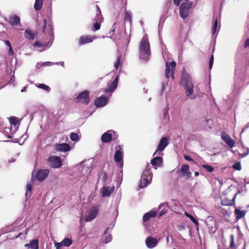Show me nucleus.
<instances>
[{
  "instance_id": "nucleus-40",
  "label": "nucleus",
  "mask_w": 249,
  "mask_h": 249,
  "mask_svg": "<svg viewBox=\"0 0 249 249\" xmlns=\"http://www.w3.org/2000/svg\"><path fill=\"white\" fill-rule=\"evenodd\" d=\"M232 168L236 170L240 171L241 170V165L240 162H237L232 165Z\"/></svg>"
},
{
  "instance_id": "nucleus-17",
  "label": "nucleus",
  "mask_w": 249,
  "mask_h": 249,
  "mask_svg": "<svg viewBox=\"0 0 249 249\" xmlns=\"http://www.w3.org/2000/svg\"><path fill=\"white\" fill-rule=\"evenodd\" d=\"M145 243L148 248L153 249L157 246L158 241L156 238L149 236L146 238Z\"/></svg>"
},
{
  "instance_id": "nucleus-45",
  "label": "nucleus",
  "mask_w": 249,
  "mask_h": 249,
  "mask_svg": "<svg viewBox=\"0 0 249 249\" xmlns=\"http://www.w3.org/2000/svg\"><path fill=\"white\" fill-rule=\"evenodd\" d=\"M231 242L230 247L232 248L234 247V237L233 234H231L230 236Z\"/></svg>"
},
{
  "instance_id": "nucleus-44",
  "label": "nucleus",
  "mask_w": 249,
  "mask_h": 249,
  "mask_svg": "<svg viewBox=\"0 0 249 249\" xmlns=\"http://www.w3.org/2000/svg\"><path fill=\"white\" fill-rule=\"evenodd\" d=\"M164 21V19H163L162 20V18H161L160 20V22H159V36H160V30H161V29L162 28L163 24Z\"/></svg>"
},
{
  "instance_id": "nucleus-64",
  "label": "nucleus",
  "mask_w": 249,
  "mask_h": 249,
  "mask_svg": "<svg viewBox=\"0 0 249 249\" xmlns=\"http://www.w3.org/2000/svg\"><path fill=\"white\" fill-rule=\"evenodd\" d=\"M164 89H165V86H164V84L163 83L162 85L161 92H162L164 91Z\"/></svg>"
},
{
  "instance_id": "nucleus-25",
  "label": "nucleus",
  "mask_w": 249,
  "mask_h": 249,
  "mask_svg": "<svg viewBox=\"0 0 249 249\" xmlns=\"http://www.w3.org/2000/svg\"><path fill=\"white\" fill-rule=\"evenodd\" d=\"M157 211L154 210L145 213L143 216V221L147 222L150 218L156 216Z\"/></svg>"
},
{
  "instance_id": "nucleus-42",
  "label": "nucleus",
  "mask_w": 249,
  "mask_h": 249,
  "mask_svg": "<svg viewBox=\"0 0 249 249\" xmlns=\"http://www.w3.org/2000/svg\"><path fill=\"white\" fill-rule=\"evenodd\" d=\"M47 45L45 44L41 43L39 41H36L34 44L33 47H45Z\"/></svg>"
},
{
  "instance_id": "nucleus-49",
  "label": "nucleus",
  "mask_w": 249,
  "mask_h": 249,
  "mask_svg": "<svg viewBox=\"0 0 249 249\" xmlns=\"http://www.w3.org/2000/svg\"><path fill=\"white\" fill-rule=\"evenodd\" d=\"M168 111V109L167 107H166L163 109V117L164 118H166L167 117H168V118H169Z\"/></svg>"
},
{
  "instance_id": "nucleus-52",
  "label": "nucleus",
  "mask_w": 249,
  "mask_h": 249,
  "mask_svg": "<svg viewBox=\"0 0 249 249\" xmlns=\"http://www.w3.org/2000/svg\"><path fill=\"white\" fill-rule=\"evenodd\" d=\"M222 204L223 205H225V206H229V205H231L232 204V202H229L228 201H222Z\"/></svg>"
},
{
  "instance_id": "nucleus-8",
  "label": "nucleus",
  "mask_w": 249,
  "mask_h": 249,
  "mask_svg": "<svg viewBox=\"0 0 249 249\" xmlns=\"http://www.w3.org/2000/svg\"><path fill=\"white\" fill-rule=\"evenodd\" d=\"M176 63L175 61H172L170 63L166 62L165 69V76L169 78L171 77L174 78V71L176 67Z\"/></svg>"
},
{
  "instance_id": "nucleus-36",
  "label": "nucleus",
  "mask_w": 249,
  "mask_h": 249,
  "mask_svg": "<svg viewBox=\"0 0 249 249\" xmlns=\"http://www.w3.org/2000/svg\"><path fill=\"white\" fill-rule=\"evenodd\" d=\"M9 120L10 123L16 126L18 123V120L17 117H10L9 118Z\"/></svg>"
},
{
  "instance_id": "nucleus-20",
  "label": "nucleus",
  "mask_w": 249,
  "mask_h": 249,
  "mask_svg": "<svg viewBox=\"0 0 249 249\" xmlns=\"http://www.w3.org/2000/svg\"><path fill=\"white\" fill-rule=\"evenodd\" d=\"M10 22L15 28H18L21 26L20 18L17 15H14L10 18Z\"/></svg>"
},
{
  "instance_id": "nucleus-43",
  "label": "nucleus",
  "mask_w": 249,
  "mask_h": 249,
  "mask_svg": "<svg viewBox=\"0 0 249 249\" xmlns=\"http://www.w3.org/2000/svg\"><path fill=\"white\" fill-rule=\"evenodd\" d=\"M101 23L99 22H95V23L93 24L94 29L93 31H96L98 30L100 28Z\"/></svg>"
},
{
  "instance_id": "nucleus-63",
  "label": "nucleus",
  "mask_w": 249,
  "mask_h": 249,
  "mask_svg": "<svg viewBox=\"0 0 249 249\" xmlns=\"http://www.w3.org/2000/svg\"><path fill=\"white\" fill-rule=\"evenodd\" d=\"M5 44L9 47H11L10 42L9 40H5Z\"/></svg>"
},
{
  "instance_id": "nucleus-46",
  "label": "nucleus",
  "mask_w": 249,
  "mask_h": 249,
  "mask_svg": "<svg viewBox=\"0 0 249 249\" xmlns=\"http://www.w3.org/2000/svg\"><path fill=\"white\" fill-rule=\"evenodd\" d=\"M124 19L125 21L128 20L130 22H131V13L128 12H126L125 14V18Z\"/></svg>"
},
{
  "instance_id": "nucleus-60",
  "label": "nucleus",
  "mask_w": 249,
  "mask_h": 249,
  "mask_svg": "<svg viewBox=\"0 0 249 249\" xmlns=\"http://www.w3.org/2000/svg\"><path fill=\"white\" fill-rule=\"evenodd\" d=\"M165 213V211L164 209H162L159 213L158 216H161Z\"/></svg>"
},
{
  "instance_id": "nucleus-22",
  "label": "nucleus",
  "mask_w": 249,
  "mask_h": 249,
  "mask_svg": "<svg viewBox=\"0 0 249 249\" xmlns=\"http://www.w3.org/2000/svg\"><path fill=\"white\" fill-rule=\"evenodd\" d=\"M180 171L182 176L185 178L188 179L191 178V173L189 171V166L188 164H183L182 165Z\"/></svg>"
},
{
  "instance_id": "nucleus-38",
  "label": "nucleus",
  "mask_w": 249,
  "mask_h": 249,
  "mask_svg": "<svg viewBox=\"0 0 249 249\" xmlns=\"http://www.w3.org/2000/svg\"><path fill=\"white\" fill-rule=\"evenodd\" d=\"M101 175L102 176V181L104 182H106L107 181L108 179V176L106 172L103 171L102 172Z\"/></svg>"
},
{
  "instance_id": "nucleus-54",
  "label": "nucleus",
  "mask_w": 249,
  "mask_h": 249,
  "mask_svg": "<svg viewBox=\"0 0 249 249\" xmlns=\"http://www.w3.org/2000/svg\"><path fill=\"white\" fill-rule=\"evenodd\" d=\"M181 1H182L181 0H173L174 3L176 6H178L180 4V2Z\"/></svg>"
},
{
  "instance_id": "nucleus-33",
  "label": "nucleus",
  "mask_w": 249,
  "mask_h": 249,
  "mask_svg": "<svg viewBox=\"0 0 249 249\" xmlns=\"http://www.w3.org/2000/svg\"><path fill=\"white\" fill-rule=\"evenodd\" d=\"M72 241L71 239L69 238H65L61 242L60 244L65 247H68L71 245Z\"/></svg>"
},
{
  "instance_id": "nucleus-24",
  "label": "nucleus",
  "mask_w": 249,
  "mask_h": 249,
  "mask_svg": "<svg viewBox=\"0 0 249 249\" xmlns=\"http://www.w3.org/2000/svg\"><path fill=\"white\" fill-rule=\"evenodd\" d=\"M37 36L36 33L33 32L32 30L27 29L25 31L24 36L30 40H34Z\"/></svg>"
},
{
  "instance_id": "nucleus-14",
  "label": "nucleus",
  "mask_w": 249,
  "mask_h": 249,
  "mask_svg": "<svg viewBox=\"0 0 249 249\" xmlns=\"http://www.w3.org/2000/svg\"><path fill=\"white\" fill-rule=\"evenodd\" d=\"M108 102V99L105 96H101L97 98L94 101V105L97 107L105 106Z\"/></svg>"
},
{
  "instance_id": "nucleus-1",
  "label": "nucleus",
  "mask_w": 249,
  "mask_h": 249,
  "mask_svg": "<svg viewBox=\"0 0 249 249\" xmlns=\"http://www.w3.org/2000/svg\"><path fill=\"white\" fill-rule=\"evenodd\" d=\"M180 84L184 89L186 95L187 96H191L194 91V85L191 77L188 73L182 72Z\"/></svg>"
},
{
  "instance_id": "nucleus-50",
  "label": "nucleus",
  "mask_w": 249,
  "mask_h": 249,
  "mask_svg": "<svg viewBox=\"0 0 249 249\" xmlns=\"http://www.w3.org/2000/svg\"><path fill=\"white\" fill-rule=\"evenodd\" d=\"M26 187H27V192H26V195L27 196L28 192H31L32 189V186L31 184H28L27 185Z\"/></svg>"
},
{
  "instance_id": "nucleus-48",
  "label": "nucleus",
  "mask_w": 249,
  "mask_h": 249,
  "mask_svg": "<svg viewBox=\"0 0 249 249\" xmlns=\"http://www.w3.org/2000/svg\"><path fill=\"white\" fill-rule=\"evenodd\" d=\"M53 65V62L47 61L43 63V67L51 66Z\"/></svg>"
},
{
  "instance_id": "nucleus-34",
  "label": "nucleus",
  "mask_w": 249,
  "mask_h": 249,
  "mask_svg": "<svg viewBox=\"0 0 249 249\" xmlns=\"http://www.w3.org/2000/svg\"><path fill=\"white\" fill-rule=\"evenodd\" d=\"M185 215L190 218V219L191 220V221L194 223L195 226L197 227V228L198 227V222L197 220L192 215L190 214L189 213L185 212Z\"/></svg>"
},
{
  "instance_id": "nucleus-9",
  "label": "nucleus",
  "mask_w": 249,
  "mask_h": 249,
  "mask_svg": "<svg viewBox=\"0 0 249 249\" xmlns=\"http://www.w3.org/2000/svg\"><path fill=\"white\" fill-rule=\"evenodd\" d=\"M89 91L87 90L81 92L75 98L76 102H79L80 100L83 99V103L88 105L89 102Z\"/></svg>"
},
{
  "instance_id": "nucleus-21",
  "label": "nucleus",
  "mask_w": 249,
  "mask_h": 249,
  "mask_svg": "<svg viewBox=\"0 0 249 249\" xmlns=\"http://www.w3.org/2000/svg\"><path fill=\"white\" fill-rule=\"evenodd\" d=\"M55 148L57 151L65 152L70 151L71 146L69 144L62 143L55 144Z\"/></svg>"
},
{
  "instance_id": "nucleus-27",
  "label": "nucleus",
  "mask_w": 249,
  "mask_h": 249,
  "mask_svg": "<svg viewBox=\"0 0 249 249\" xmlns=\"http://www.w3.org/2000/svg\"><path fill=\"white\" fill-rule=\"evenodd\" d=\"M25 247L31 249H38V240L34 239L31 241L29 243L25 244Z\"/></svg>"
},
{
  "instance_id": "nucleus-7",
  "label": "nucleus",
  "mask_w": 249,
  "mask_h": 249,
  "mask_svg": "<svg viewBox=\"0 0 249 249\" xmlns=\"http://www.w3.org/2000/svg\"><path fill=\"white\" fill-rule=\"evenodd\" d=\"M118 136L115 132L112 130H109L104 133L101 137V141L103 142H108L113 139H116Z\"/></svg>"
},
{
  "instance_id": "nucleus-53",
  "label": "nucleus",
  "mask_w": 249,
  "mask_h": 249,
  "mask_svg": "<svg viewBox=\"0 0 249 249\" xmlns=\"http://www.w3.org/2000/svg\"><path fill=\"white\" fill-rule=\"evenodd\" d=\"M184 158L186 160H188V161H193V160L189 156H188V155H184Z\"/></svg>"
},
{
  "instance_id": "nucleus-12",
  "label": "nucleus",
  "mask_w": 249,
  "mask_h": 249,
  "mask_svg": "<svg viewBox=\"0 0 249 249\" xmlns=\"http://www.w3.org/2000/svg\"><path fill=\"white\" fill-rule=\"evenodd\" d=\"M98 209L97 207H92L89 211L88 215L85 218L86 222H89L93 220L98 213Z\"/></svg>"
},
{
  "instance_id": "nucleus-13",
  "label": "nucleus",
  "mask_w": 249,
  "mask_h": 249,
  "mask_svg": "<svg viewBox=\"0 0 249 249\" xmlns=\"http://www.w3.org/2000/svg\"><path fill=\"white\" fill-rule=\"evenodd\" d=\"M119 78V75H117L115 77L113 81L111 83V84L108 85V88L105 89L104 91L107 93H112L113 91H114L116 89L117 86H118Z\"/></svg>"
},
{
  "instance_id": "nucleus-61",
  "label": "nucleus",
  "mask_w": 249,
  "mask_h": 249,
  "mask_svg": "<svg viewBox=\"0 0 249 249\" xmlns=\"http://www.w3.org/2000/svg\"><path fill=\"white\" fill-rule=\"evenodd\" d=\"M41 67H43V63H37L36 65V69H39Z\"/></svg>"
},
{
  "instance_id": "nucleus-4",
  "label": "nucleus",
  "mask_w": 249,
  "mask_h": 249,
  "mask_svg": "<svg viewBox=\"0 0 249 249\" xmlns=\"http://www.w3.org/2000/svg\"><path fill=\"white\" fill-rule=\"evenodd\" d=\"M192 5L193 2L192 1L182 2L181 4L179 9V13L182 18L185 19L188 16L189 10Z\"/></svg>"
},
{
  "instance_id": "nucleus-18",
  "label": "nucleus",
  "mask_w": 249,
  "mask_h": 249,
  "mask_svg": "<svg viewBox=\"0 0 249 249\" xmlns=\"http://www.w3.org/2000/svg\"><path fill=\"white\" fill-rule=\"evenodd\" d=\"M123 152L120 150H117L114 154V159L116 162L119 163V167H123Z\"/></svg>"
},
{
  "instance_id": "nucleus-11",
  "label": "nucleus",
  "mask_w": 249,
  "mask_h": 249,
  "mask_svg": "<svg viewBox=\"0 0 249 249\" xmlns=\"http://www.w3.org/2000/svg\"><path fill=\"white\" fill-rule=\"evenodd\" d=\"M42 26V32L44 33H48L49 35L52 36V37L53 38V28L51 24H49L48 26L47 25V20L46 19H43V21L41 22L38 23V25H41Z\"/></svg>"
},
{
  "instance_id": "nucleus-10",
  "label": "nucleus",
  "mask_w": 249,
  "mask_h": 249,
  "mask_svg": "<svg viewBox=\"0 0 249 249\" xmlns=\"http://www.w3.org/2000/svg\"><path fill=\"white\" fill-rule=\"evenodd\" d=\"M206 224L209 229V232L214 233L217 230L216 221L213 217L209 216L206 220Z\"/></svg>"
},
{
  "instance_id": "nucleus-41",
  "label": "nucleus",
  "mask_w": 249,
  "mask_h": 249,
  "mask_svg": "<svg viewBox=\"0 0 249 249\" xmlns=\"http://www.w3.org/2000/svg\"><path fill=\"white\" fill-rule=\"evenodd\" d=\"M78 138V135L76 133H71L70 135V138L72 141H77Z\"/></svg>"
},
{
  "instance_id": "nucleus-32",
  "label": "nucleus",
  "mask_w": 249,
  "mask_h": 249,
  "mask_svg": "<svg viewBox=\"0 0 249 249\" xmlns=\"http://www.w3.org/2000/svg\"><path fill=\"white\" fill-rule=\"evenodd\" d=\"M235 214L237 219H240L245 216L246 212L244 211H241L238 208L235 210Z\"/></svg>"
},
{
  "instance_id": "nucleus-16",
  "label": "nucleus",
  "mask_w": 249,
  "mask_h": 249,
  "mask_svg": "<svg viewBox=\"0 0 249 249\" xmlns=\"http://www.w3.org/2000/svg\"><path fill=\"white\" fill-rule=\"evenodd\" d=\"M49 173V170L48 169L39 170L36 175V178L38 181H43L47 177Z\"/></svg>"
},
{
  "instance_id": "nucleus-37",
  "label": "nucleus",
  "mask_w": 249,
  "mask_h": 249,
  "mask_svg": "<svg viewBox=\"0 0 249 249\" xmlns=\"http://www.w3.org/2000/svg\"><path fill=\"white\" fill-rule=\"evenodd\" d=\"M37 87L38 88L43 89L46 91H47L48 92H49L51 90L50 88L48 86L44 84H39L37 86Z\"/></svg>"
},
{
  "instance_id": "nucleus-19",
  "label": "nucleus",
  "mask_w": 249,
  "mask_h": 249,
  "mask_svg": "<svg viewBox=\"0 0 249 249\" xmlns=\"http://www.w3.org/2000/svg\"><path fill=\"white\" fill-rule=\"evenodd\" d=\"M96 38V36H83L79 39V44L82 45L87 43L92 42L94 39Z\"/></svg>"
},
{
  "instance_id": "nucleus-47",
  "label": "nucleus",
  "mask_w": 249,
  "mask_h": 249,
  "mask_svg": "<svg viewBox=\"0 0 249 249\" xmlns=\"http://www.w3.org/2000/svg\"><path fill=\"white\" fill-rule=\"evenodd\" d=\"M213 55L212 54L210 58L209 63V67L210 69H211L213 67Z\"/></svg>"
},
{
  "instance_id": "nucleus-3",
  "label": "nucleus",
  "mask_w": 249,
  "mask_h": 249,
  "mask_svg": "<svg viewBox=\"0 0 249 249\" xmlns=\"http://www.w3.org/2000/svg\"><path fill=\"white\" fill-rule=\"evenodd\" d=\"M150 168L149 166L147 165L143 171L139 184L140 188H143L151 183L152 178V174L150 171Z\"/></svg>"
},
{
  "instance_id": "nucleus-56",
  "label": "nucleus",
  "mask_w": 249,
  "mask_h": 249,
  "mask_svg": "<svg viewBox=\"0 0 249 249\" xmlns=\"http://www.w3.org/2000/svg\"><path fill=\"white\" fill-rule=\"evenodd\" d=\"M248 128H249V123H247L246 126L242 129L241 134H242Z\"/></svg>"
},
{
  "instance_id": "nucleus-39",
  "label": "nucleus",
  "mask_w": 249,
  "mask_h": 249,
  "mask_svg": "<svg viewBox=\"0 0 249 249\" xmlns=\"http://www.w3.org/2000/svg\"><path fill=\"white\" fill-rule=\"evenodd\" d=\"M202 167L206 169L208 172L211 173L213 171V167L208 165V164H203Z\"/></svg>"
},
{
  "instance_id": "nucleus-59",
  "label": "nucleus",
  "mask_w": 249,
  "mask_h": 249,
  "mask_svg": "<svg viewBox=\"0 0 249 249\" xmlns=\"http://www.w3.org/2000/svg\"><path fill=\"white\" fill-rule=\"evenodd\" d=\"M249 47V38H247L246 40L245 43V48Z\"/></svg>"
},
{
  "instance_id": "nucleus-2",
  "label": "nucleus",
  "mask_w": 249,
  "mask_h": 249,
  "mask_svg": "<svg viewBox=\"0 0 249 249\" xmlns=\"http://www.w3.org/2000/svg\"><path fill=\"white\" fill-rule=\"evenodd\" d=\"M139 50L140 58L141 59L147 61L151 54L150 44L147 37H143L142 39L140 44Z\"/></svg>"
},
{
  "instance_id": "nucleus-55",
  "label": "nucleus",
  "mask_w": 249,
  "mask_h": 249,
  "mask_svg": "<svg viewBox=\"0 0 249 249\" xmlns=\"http://www.w3.org/2000/svg\"><path fill=\"white\" fill-rule=\"evenodd\" d=\"M8 54L10 55H13L14 54V52L12 46L9 48Z\"/></svg>"
},
{
  "instance_id": "nucleus-29",
  "label": "nucleus",
  "mask_w": 249,
  "mask_h": 249,
  "mask_svg": "<svg viewBox=\"0 0 249 249\" xmlns=\"http://www.w3.org/2000/svg\"><path fill=\"white\" fill-rule=\"evenodd\" d=\"M96 8L97 9V13L96 14V17L94 19V21L95 22H99L101 23L103 21V18L102 15L101 14V11L98 5H97L96 6Z\"/></svg>"
},
{
  "instance_id": "nucleus-35",
  "label": "nucleus",
  "mask_w": 249,
  "mask_h": 249,
  "mask_svg": "<svg viewBox=\"0 0 249 249\" xmlns=\"http://www.w3.org/2000/svg\"><path fill=\"white\" fill-rule=\"evenodd\" d=\"M217 19L215 18L213 20V22L212 27V34L213 36L217 32Z\"/></svg>"
},
{
  "instance_id": "nucleus-26",
  "label": "nucleus",
  "mask_w": 249,
  "mask_h": 249,
  "mask_svg": "<svg viewBox=\"0 0 249 249\" xmlns=\"http://www.w3.org/2000/svg\"><path fill=\"white\" fill-rule=\"evenodd\" d=\"M109 228H107L104 231V235L102 238V242L105 244H107L112 240V236L111 234H107Z\"/></svg>"
},
{
  "instance_id": "nucleus-28",
  "label": "nucleus",
  "mask_w": 249,
  "mask_h": 249,
  "mask_svg": "<svg viewBox=\"0 0 249 249\" xmlns=\"http://www.w3.org/2000/svg\"><path fill=\"white\" fill-rule=\"evenodd\" d=\"M161 156H159L152 159L151 160V163L154 166L160 165L163 161Z\"/></svg>"
},
{
  "instance_id": "nucleus-31",
  "label": "nucleus",
  "mask_w": 249,
  "mask_h": 249,
  "mask_svg": "<svg viewBox=\"0 0 249 249\" xmlns=\"http://www.w3.org/2000/svg\"><path fill=\"white\" fill-rule=\"evenodd\" d=\"M122 61V56L121 54L118 55L116 62L114 64V67L116 70H118L119 67L121 68Z\"/></svg>"
},
{
  "instance_id": "nucleus-30",
  "label": "nucleus",
  "mask_w": 249,
  "mask_h": 249,
  "mask_svg": "<svg viewBox=\"0 0 249 249\" xmlns=\"http://www.w3.org/2000/svg\"><path fill=\"white\" fill-rule=\"evenodd\" d=\"M43 0H35L34 9L36 11H39L42 7Z\"/></svg>"
},
{
  "instance_id": "nucleus-58",
  "label": "nucleus",
  "mask_w": 249,
  "mask_h": 249,
  "mask_svg": "<svg viewBox=\"0 0 249 249\" xmlns=\"http://www.w3.org/2000/svg\"><path fill=\"white\" fill-rule=\"evenodd\" d=\"M115 24L112 26V30L110 31L109 33V35L111 36L114 34V32L115 29V27H114Z\"/></svg>"
},
{
  "instance_id": "nucleus-51",
  "label": "nucleus",
  "mask_w": 249,
  "mask_h": 249,
  "mask_svg": "<svg viewBox=\"0 0 249 249\" xmlns=\"http://www.w3.org/2000/svg\"><path fill=\"white\" fill-rule=\"evenodd\" d=\"M240 84L239 83H236L234 87V91L235 92L237 90L238 92L239 90Z\"/></svg>"
},
{
  "instance_id": "nucleus-15",
  "label": "nucleus",
  "mask_w": 249,
  "mask_h": 249,
  "mask_svg": "<svg viewBox=\"0 0 249 249\" xmlns=\"http://www.w3.org/2000/svg\"><path fill=\"white\" fill-rule=\"evenodd\" d=\"M221 138L230 148L234 146L235 142L225 132L221 133Z\"/></svg>"
},
{
  "instance_id": "nucleus-62",
  "label": "nucleus",
  "mask_w": 249,
  "mask_h": 249,
  "mask_svg": "<svg viewBox=\"0 0 249 249\" xmlns=\"http://www.w3.org/2000/svg\"><path fill=\"white\" fill-rule=\"evenodd\" d=\"M165 205L167 206L168 205V204L167 203H163L160 204L159 206V209H161L162 207H163Z\"/></svg>"
},
{
  "instance_id": "nucleus-23",
  "label": "nucleus",
  "mask_w": 249,
  "mask_h": 249,
  "mask_svg": "<svg viewBox=\"0 0 249 249\" xmlns=\"http://www.w3.org/2000/svg\"><path fill=\"white\" fill-rule=\"evenodd\" d=\"M114 187L110 188L109 186L104 187L102 189V196L103 197H108L114 191Z\"/></svg>"
},
{
  "instance_id": "nucleus-57",
  "label": "nucleus",
  "mask_w": 249,
  "mask_h": 249,
  "mask_svg": "<svg viewBox=\"0 0 249 249\" xmlns=\"http://www.w3.org/2000/svg\"><path fill=\"white\" fill-rule=\"evenodd\" d=\"M56 249H61V247L63 246L60 243H56L55 244Z\"/></svg>"
},
{
  "instance_id": "nucleus-6",
  "label": "nucleus",
  "mask_w": 249,
  "mask_h": 249,
  "mask_svg": "<svg viewBox=\"0 0 249 249\" xmlns=\"http://www.w3.org/2000/svg\"><path fill=\"white\" fill-rule=\"evenodd\" d=\"M47 160L50 166L53 168H59L62 166V160L59 157L51 156Z\"/></svg>"
},
{
  "instance_id": "nucleus-5",
  "label": "nucleus",
  "mask_w": 249,
  "mask_h": 249,
  "mask_svg": "<svg viewBox=\"0 0 249 249\" xmlns=\"http://www.w3.org/2000/svg\"><path fill=\"white\" fill-rule=\"evenodd\" d=\"M169 144V140L167 137H162L160 141L158 147L153 154V156L157 155L158 156H163V153L162 152L165 149Z\"/></svg>"
}]
</instances>
